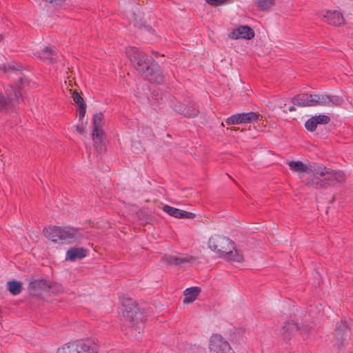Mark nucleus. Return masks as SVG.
Wrapping results in <instances>:
<instances>
[{
	"mask_svg": "<svg viewBox=\"0 0 353 353\" xmlns=\"http://www.w3.org/2000/svg\"><path fill=\"white\" fill-rule=\"evenodd\" d=\"M320 17L325 22L331 26H339L344 23V18L342 14L337 10L323 11Z\"/></svg>",
	"mask_w": 353,
	"mask_h": 353,
	"instance_id": "11",
	"label": "nucleus"
},
{
	"mask_svg": "<svg viewBox=\"0 0 353 353\" xmlns=\"http://www.w3.org/2000/svg\"><path fill=\"white\" fill-rule=\"evenodd\" d=\"M87 253V250L83 248H71L66 252L65 259L70 261H75L85 257Z\"/></svg>",
	"mask_w": 353,
	"mask_h": 353,
	"instance_id": "16",
	"label": "nucleus"
},
{
	"mask_svg": "<svg viewBox=\"0 0 353 353\" xmlns=\"http://www.w3.org/2000/svg\"><path fill=\"white\" fill-rule=\"evenodd\" d=\"M316 123L318 124H327L330 121V119L328 116L324 114H320L318 116L314 117Z\"/></svg>",
	"mask_w": 353,
	"mask_h": 353,
	"instance_id": "31",
	"label": "nucleus"
},
{
	"mask_svg": "<svg viewBox=\"0 0 353 353\" xmlns=\"http://www.w3.org/2000/svg\"><path fill=\"white\" fill-rule=\"evenodd\" d=\"M330 170V169L323 166V165H318L314 169V174L311 178L318 177L321 180H324V178H325Z\"/></svg>",
	"mask_w": 353,
	"mask_h": 353,
	"instance_id": "23",
	"label": "nucleus"
},
{
	"mask_svg": "<svg viewBox=\"0 0 353 353\" xmlns=\"http://www.w3.org/2000/svg\"><path fill=\"white\" fill-rule=\"evenodd\" d=\"M207 3L211 6H216L222 4L224 0H206Z\"/></svg>",
	"mask_w": 353,
	"mask_h": 353,
	"instance_id": "34",
	"label": "nucleus"
},
{
	"mask_svg": "<svg viewBox=\"0 0 353 353\" xmlns=\"http://www.w3.org/2000/svg\"><path fill=\"white\" fill-rule=\"evenodd\" d=\"M92 139H98L100 141H102L104 132L102 127H93Z\"/></svg>",
	"mask_w": 353,
	"mask_h": 353,
	"instance_id": "29",
	"label": "nucleus"
},
{
	"mask_svg": "<svg viewBox=\"0 0 353 353\" xmlns=\"http://www.w3.org/2000/svg\"><path fill=\"white\" fill-rule=\"evenodd\" d=\"M299 330L298 325L294 323L287 322L284 324L283 331L284 334L290 335Z\"/></svg>",
	"mask_w": 353,
	"mask_h": 353,
	"instance_id": "26",
	"label": "nucleus"
},
{
	"mask_svg": "<svg viewBox=\"0 0 353 353\" xmlns=\"http://www.w3.org/2000/svg\"><path fill=\"white\" fill-rule=\"evenodd\" d=\"M125 53L137 70L145 73V70L150 67L152 59L143 52H139L135 47H128Z\"/></svg>",
	"mask_w": 353,
	"mask_h": 353,
	"instance_id": "6",
	"label": "nucleus"
},
{
	"mask_svg": "<svg viewBox=\"0 0 353 353\" xmlns=\"http://www.w3.org/2000/svg\"><path fill=\"white\" fill-rule=\"evenodd\" d=\"M335 332L338 348L341 349L349 339V330L346 325L341 323L337 325Z\"/></svg>",
	"mask_w": 353,
	"mask_h": 353,
	"instance_id": "14",
	"label": "nucleus"
},
{
	"mask_svg": "<svg viewBox=\"0 0 353 353\" xmlns=\"http://www.w3.org/2000/svg\"><path fill=\"white\" fill-rule=\"evenodd\" d=\"M163 210L169 215L178 219H193L195 214L190 212L182 210L168 205H165L163 207Z\"/></svg>",
	"mask_w": 353,
	"mask_h": 353,
	"instance_id": "15",
	"label": "nucleus"
},
{
	"mask_svg": "<svg viewBox=\"0 0 353 353\" xmlns=\"http://www.w3.org/2000/svg\"><path fill=\"white\" fill-rule=\"evenodd\" d=\"M44 235L54 243H74L83 239V234L79 228L69 226H49L43 230Z\"/></svg>",
	"mask_w": 353,
	"mask_h": 353,
	"instance_id": "1",
	"label": "nucleus"
},
{
	"mask_svg": "<svg viewBox=\"0 0 353 353\" xmlns=\"http://www.w3.org/2000/svg\"><path fill=\"white\" fill-rule=\"evenodd\" d=\"M345 181V174L341 171H334L330 170L326 175L324 180H321L318 177L308 179L306 185L314 188H325L329 186H334Z\"/></svg>",
	"mask_w": 353,
	"mask_h": 353,
	"instance_id": "5",
	"label": "nucleus"
},
{
	"mask_svg": "<svg viewBox=\"0 0 353 353\" xmlns=\"http://www.w3.org/2000/svg\"><path fill=\"white\" fill-rule=\"evenodd\" d=\"M3 69H4L6 72H8L10 70H16L13 66H11L10 65H8L7 66L4 65L3 66Z\"/></svg>",
	"mask_w": 353,
	"mask_h": 353,
	"instance_id": "36",
	"label": "nucleus"
},
{
	"mask_svg": "<svg viewBox=\"0 0 353 353\" xmlns=\"http://www.w3.org/2000/svg\"><path fill=\"white\" fill-rule=\"evenodd\" d=\"M314 117L308 119L305 124L306 129L310 132H313L316 130L317 123H316Z\"/></svg>",
	"mask_w": 353,
	"mask_h": 353,
	"instance_id": "32",
	"label": "nucleus"
},
{
	"mask_svg": "<svg viewBox=\"0 0 353 353\" xmlns=\"http://www.w3.org/2000/svg\"><path fill=\"white\" fill-rule=\"evenodd\" d=\"M290 168L297 172H306L307 171V167L301 161H292L288 163Z\"/></svg>",
	"mask_w": 353,
	"mask_h": 353,
	"instance_id": "24",
	"label": "nucleus"
},
{
	"mask_svg": "<svg viewBox=\"0 0 353 353\" xmlns=\"http://www.w3.org/2000/svg\"><path fill=\"white\" fill-rule=\"evenodd\" d=\"M29 288L31 289L46 290L50 288V286L45 279H36L30 283Z\"/></svg>",
	"mask_w": 353,
	"mask_h": 353,
	"instance_id": "22",
	"label": "nucleus"
},
{
	"mask_svg": "<svg viewBox=\"0 0 353 353\" xmlns=\"http://www.w3.org/2000/svg\"><path fill=\"white\" fill-rule=\"evenodd\" d=\"M163 259L168 263L174 264L176 265L190 262L194 259L192 256L188 255H166L163 257Z\"/></svg>",
	"mask_w": 353,
	"mask_h": 353,
	"instance_id": "17",
	"label": "nucleus"
},
{
	"mask_svg": "<svg viewBox=\"0 0 353 353\" xmlns=\"http://www.w3.org/2000/svg\"><path fill=\"white\" fill-rule=\"evenodd\" d=\"M72 97L73 101H74L76 105H78V107L85 106V103L84 102L83 99L81 97V96L77 92H74L72 93Z\"/></svg>",
	"mask_w": 353,
	"mask_h": 353,
	"instance_id": "30",
	"label": "nucleus"
},
{
	"mask_svg": "<svg viewBox=\"0 0 353 353\" xmlns=\"http://www.w3.org/2000/svg\"><path fill=\"white\" fill-rule=\"evenodd\" d=\"M76 130L79 134H82L84 132V127L82 125H78L76 126Z\"/></svg>",
	"mask_w": 353,
	"mask_h": 353,
	"instance_id": "35",
	"label": "nucleus"
},
{
	"mask_svg": "<svg viewBox=\"0 0 353 353\" xmlns=\"http://www.w3.org/2000/svg\"><path fill=\"white\" fill-rule=\"evenodd\" d=\"M99 345L90 340L76 341L58 348L57 353H97Z\"/></svg>",
	"mask_w": 353,
	"mask_h": 353,
	"instance_id": "4",
	"label": "nucleus"
},
{
	"mask_svg": "<svg viewBox=\"0 0 353 353\" xmlns=\"http://www.w3.org/2000/svg\"><path fill=\"white\" fill-rule=\"evenodd\" d=\"M230 252L232 253L231 256L232 259H225L226 261L238 263H241L243 261V254L239 250H237L234 246L233 249H230Z\"/></svg>",
	"mask_w": 353,
	"mask_h": 353,
	"instance_id": "27",
	"label": "nucleus"
},
{
	"mask_svg": "<svg viewBox=\"0 0 353 353\" xmlns=\"http://www.w3.org/2000/svg\"><path fill=\"white\" fill-rule=\"evenodd\" d=\"M288 110L290 112H293L296 110V108H294V106H290Z\"/></svg>",
	"mask_w": 353,
	"mask_h": 353,
	"instance_id": "37",
	"label": "nucleus"
},
{
	"mask_svg": "<svg viewBox=\"0 0 353 353\" xmlns=\"http://www.w3.org/2000/svg\"><path fill=\"white\" fill-rule=\"evenodd\" d=\"M10 88V93L6 92V96L0 93V110H9L13 105L14 100L17 101L21 96L19 90H13L12 87L9 86ZM8 92V90H7Z\"/></svg>",
	"mask_w": 353,
	"mask_h": 353,
	"instance_id": "10",
	"label": "nucleus"
},
{
	"mask_svg": "<svg viewBox=\"0 0 353 353\" xmlns=\"http://www.w3.org/2000/svg\"><path fill=\"white\" fill-rule=\"evenodd\" d=\"M208 245V248L211 250L217 252L220 257L232 259V253L230 252V249L234 248V242L229 238L216 234L209 239Z\"/></svg>",
	"mask_w": 353,
	"mask_h": 353,
	"instance_id": "3",
	"label": "nucleus"
},
{
	"mask_svg": "<svg viewBox=\"0 0 353 353\" xmlns=\"http://www.w3.org/2000/svg\"><path fill=\"white\" fill-rule=\"evenodd\" d=\"M8 291L12 295H18L22 290V283L19 281H10L7 283Z\"/></svg>",
	"mask_w": 353,
	"mask_h": 353,
	"instance_id": "21",
	"label": "nucleus"
},
{
	"mask_svg": "<svg viewBox=\"0 0 353 353\" xmlns=\"http://www.w3.org/2000/svg\"><path fill=\"white\" fill-rule=\"evenodd\" d=\"M144 78L150 82L160 84L163 82L162 72L157 65H150L143 74Z\"/></svg>",
	"mask_w": 353,
	"mask_h": 353,
	"instance_id": "13",
	"label": "nucleus"
},
{
	"mask_svg": "<svg viewBox=\"0 0 353 353\" xmlns=\"http://www.w3.org/2000/svg\"><path fill=\"white\" fill-rule=\"evenodd\" d=\"M210 353H234L228 342L219 334H213L210 340Z\"/></svg>",
	"mask_w": 353,
	"mask_h": 353,
	"instance_id": "8",
	"label": "nucleus"
},
{
	"mask_svg": "<svg viewBox=\"0 0 353 353\" xmlns=\"http://www.w3.org/2000/svg\"><path fill=\"white\" fill-rule=\"evenodd\" d=\"M292 102L300 107L317 105L331 107L340 105L343 103V99L336 95L302 93L294 97Z\"/></svg>",
	"mask_w": 353,
	"mask_h": 353,
	"instance_id": "2",
	"label": "nucleus"
},
{
	"mask_svg": "<svg viewBox=\"0 0 353 353\" xmlns=\"http://www.w3.org/2000/svg\"><path fill=\"white\" fill-rule=\"evenodd\" d=\"M170 106L177 112L184 114L188 117H194L198 115L199 110L194 105L190 107L178 106L176 105Z\"/></svg>",
	"mask_w": 353,
	"mask_h": 353,
	"instance_id": "18",
	"label": "nucleus"
},
{
	"mask_svg": "<svg viewBox=\"0 0 353 353\" xmlns=\"http://www.w3.org/2000/svg\"><path fill=\"white\" fill-rule=\"evenodd\" d=\"M254 37V30L248 26H240L229 34V37L232 39H243L250 40Z\"/></svg>",
	"mask_w": 353,
	"mask_h": 353,
	"instance_id": "12",
	"label": "nucleus"
},
{
	"mask_svg": "<svg viewBox=\"0 0 353 353\" xmlns=\"http://www.w3.org/2000/svg\"><path fill=\"white\" fill-rule=\"evenodd\" d=\"M85 108H86V105L85 106L79 107V110H78V111H79V119L80 121L83 120V119L85 117Z\"/></svg>",
	"mask_w": 353,
	"mask_h": 353,
	"instance_id": "33",
	"label": "nucleus"
},
{
	"mask_svg": "<svg viewBox=\"0 0 353 353\" xmlns=\"http://www.w3.org/2000/svg\"><path fill=\"white\" fill-rule=\"evenodd\" d=\"M1 37H1V36H0V41L1 40Z\"/></svg>",
	"mask_w": 353,
	"mask_h": 353,
	"instance_id": "39",
	"label": "nucleus"
},
{
	"mask_svg": "<svg viewBox=\"0 0 353 353\" xmlns=\"http://www.w3.org/2000/svg\"><path fill=\"white\" fill-rule=\"evenodd\" d=\"M275 0H256V3L259 10L265 11L272 6Z\"/></svg>",
	"mask_w": 353,
	"mask_h": 353,
	"instance_id": "25",
	"label": "nucleus"
},
{
	"mask_svg": "<svg viewBox=\"0 0 353 353\" xmlns=\"http://www.w3.org/2000/svg\"><path fill=\"white\" fill-rule=\"evenodd\" d=\"M260 114L254 112L239 113L230 116L226 119L228 125H237L256 122Z\"/></svg>",
	"mask_w": 353,
	"mask_h": 353,
	"instance_id": "9",
	"label": "nucleus"
},
{
	"mask_svg": "<svg viewBox=\"0 0 353 353\" xmlns=\"http://www.w3.org/2000/svg\"><path fill=\"white\" fill-rule=\"evenodd\" d=\"M103 114L101 112L97 113L93 116V127H102L103 124Z\"/></svg>",
	"mask_w": 353,
	"mask_h": 353,
	"instance_id": "28",
	"label": "nucleus"
},
{
	"mask_svg": "<svg viewBox=\"0 0 353 353\" xmlns=\"http://www.w3.org/2000/svg\"><path fill=\"white\" fill-rule=\"evenodd\" d=\"M137 327L139 329V330H141V326H137Z\"/></svg>",
	"mask_w": 353,
	"mask_h": 353,
	"instance_id": "38",
	"label": "nucleus"
},
{
	"mask_svg": "<svg viewBox=\"0 0 353 353\" xmlns=\"http://www.w3.org/2000/svg\"><path fill=\"white\" fill-rule=\"evenodd\" d=\"M56 55L55 48L51 47H46L39 54L38 57L45 61L51 62L54 59V57Z\"/></svg>",
	"mask_w": 353,
	"mask_h": 353,
	"instance_id": "20",
	"label": "nucleus"
},
{
	"mask_svg": "<svg viewBox=\"0 0 353 353\" xmlns=\"http://www.w3.org/2000/svg\"><path fill=\"white\" fill-rule=\"evenodd\" d=\"M122 310L123 316L132 324V327L139 324V320L142 321L143 313L137 303L131 299H125L122 301Z\"/></svg>",
	"mask_w": 353,
	"mask_h": 353,
	"instance_id": "7",
	"label": "nucleus"
},
{
	"mask_svg": "<svg viewBox=\"0 0 353 353\" xmlns=\"http://www.w3.org/2000/svg\"><path fill=\"white\" fill-rule=\"evenodd\" d=\"M200 292V288L198 287H192L187 288L184 292L183 303L189 304L194 301Z\"/></svg>",
	"mask_w": 353,
	"mask_h": 353,
	"instance_id": "19",
	"label": "nucleus"
}]
</instances>
